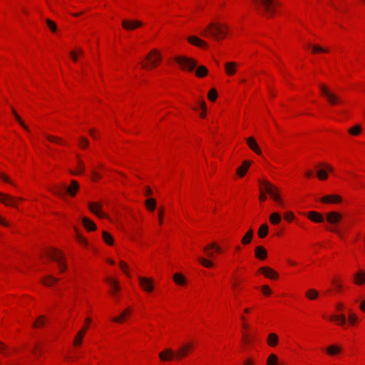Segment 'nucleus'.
Wrapping results in <instances>:
<instances>
[{
    "instance_id": "1",
    "label": "nucleus",
    "mask_w": 365,
    "mask_h": 365,
    "mask_svg": "<svg viewBox=\"0 0 365 365\" xmlns=\"http://www.w3.org/2000/svg\"><path fill=\"white\" fill-rule=\"evenodd\" d=\"M259 11L268 18L273 16L275 12V6L277 2L275 0H252Z\"/></svg>"
},
{
    "instance_id": "2",
    "label": "nucleus",
    "mask_w": 365,
    "mask_h": 365,
    "mask_svg": "<svg viewBox=\"0 0 365 365\" xmlns=\"http://www.w3.org/2000/svg\"><path fill=\"white\" fill-rule=\"evenodd\" d=\"M227 26L216 25L210 24L207 27L202 31L201 34L204 36L210 35L215 39L223 38L226 36Z\"/></svg>"
},
{
    "instance_id": "3",
    "label": "nucleus",
    "mask_w": 365,
    "mask_h": 365,
    "mask_svg": "<svg viewBox=\"0 0 365 365\" xmlns=\"http://www.w3.org/2000/svg\"><path fill=\"white\" fill-rule=\"evenodd\" d=\"M259 185L263 186L264 190L270 197L281 206H284L282 200L280 197L278 188L267 180H258Z\"/></svg>"
},
{
    "instance_id": "4",
    "label": "nucleus",
    "mask_w": 365,
    "mask_h": 365,
    "mask_svg": "<svg viewBox=\"0 0 365 365\" xmlns=\"http://www.w3.org/2000/svg\"><path fill=\"white\" fill-rule=\"evenodd\" d=\"M78 189L79 185L77 181L72 180L69 186L66 187L63 185L62 186L53 189L52 192L61 197H64L66 196V193H68L71 197H74Z\"/></svg>"
},
{
    "instance_id": "5",
    "label": "nucleus",
    "mask_w": 365,
    "mask_h": 365,
    "mask_svg": "<svg viewBox=\"0 0 365 365\" xmlns=\"http://www.w3.org/2000/svg\"><path fill=\"white\" fill-rule=\"evenodd\" d=\"M319 89L322 94L326 98L327 102L331 105H339L344 103L341 97L336 93L332 92L326 85L320 84Z\"/></svg>"
},
{
    "instance_id": "6",
    "label": "nucleus",
    "mask_w": 365,
    "mask_h": 365,
    "mask_svg": "<svg viewBox=\"0 0 365 365\" xmlns=\"http://www.w3.org/2000/svg\"><path fill=\"white\" fill-rule=\"evenodd\" d=\"M46 255L51 259L57 263L60 272H63L66 270L67 265L65 262V257L60 251L55 248H51L46 252Z\"/></svg>"
},
{
    "instance_id": "7",
    "label": "nucleus",
    "mask_w": 365,
    "mask_h": 365,
    "mask_svg": "<svg viewBox=\"0 0 365 365\" xmlns=\"http://www.w3.org/2000/svg\"><path fill=\"white\" fill-rule=\"evenodd\" d=\"M175 61L182 67V69L192 71L197 66L196 61L187 56H176Z\"/></svg>"
},
{
    "instance_id": "8",
    "label": "nucleus",
    "mask_w": 365,
    "mask_h": 365,
    "mask_svg": "<svg viewBox=\"0 0 365 365\" xmlns=\"http://www.w3.org/2000/svg\"><path fill=\"white\" fill-rule=\"evenodd\" d=\"M162 56L156 49H153L149 54L145 56V59L150 62V65L155 67L161 61Z\"/></svg>"
},
{
    "instance_id": "9",
    "label": "nucleus",
    "mask_w": 365,
    "mask_h": 365,
    "mask_svg": "<svg viewBox=\"0 0 365 365\" xmlns=\"http://www.w3.org/2000/svg\"><path fill=\"white\" fill-rule=\"evenodd\" d=\"M88 207L91 212L100 218H107L108 216L101 211L102 205L100 202H89Z\"/></svg>"
},
{
    "instance_id": "10",
    "label": "nucleus",
    "mask_w": 365,
    "mask_h": 365,
    "mask_svg": "<svg viewBox=\"0 0 365 365\" xmlns=\"http://www.w3.org/2000/svg\"><path fill=\"white\" fill-rule=\"evenodd\" d=\"M193 347L192 343H187L181 346L179 349L175 354L177 359H181L184 358Z\"/></svg>"
},
{
    "instance_id": "11",
    "label": "nucleus",
    "mask_w": 365,
    "mask_h": 365,
    "mask_svg": "<svg viewBox=\"0 0 365 365\" xmlns=\"http://www.w3.org/2000/svg\"><path fill=\"white\" fill-rule=\"evenodd\" d=\"M139 282L141 287L148 292H151L154 289L153 279L144 277H139Z\"/></svg>"
},
{
    "instance_id": "12",
    "label": "nucleus",
    "mask_w": 365,
    "mask_h": 365,
    "mask_svg": "<svg viewBox=\"0 0 365 365\" xmlns=\"http://www.w3.org/2000/svg\"><path fill=\"white\" fill-rule=\"evenodd\" d=\"M143 25V23L138 20H133V21H128V20H123L122 21V26L125 30H133L135 28L140 27Z\"/></svg>"
},
{
    "instance_id": "13",
    "label": "nucleus",
    "mask_w": 365,
    "mask_h": 365,
    "mask_svg": "<svg viewBox=\"0 0 365 365\" xmlns=\"http://www.w3.org/2000/svg\"><path fill=\"white\" fill-rule=\"evenodd\" d=\"M341 219V215L337 212H330L327 214V220L331 224H337Z\"/></svg>"
},
{
    "instance_id": "14",
    "label": "nucleus",
    "mask_w": 365,
    "mask_h": 365,
    "mask_svg": "<svg viewBox=\"0 0 365 365\" xmlns=\"http://www.w3.org/2000/svg\"><path fill=\"white\" fill-rule=\"evenodd\" d=\"M0 202L8 206L16 207L15 199L11 195L0 192Z\"/></svg>"
},
{
    "instance_id": "15",
    "label": "nucleus",
    "mask_w": 365,
    "mask_h": 365,
    "mask_svg": "<svg viewBox=\"0 0 365 365\" xmlns=\"http://www.w3.org/2000/svg\"><path fill=\"white\" fill-rule=\"evenodd\" d=\"M88 329L87 326H84L76 334L73 340V345L80 346L82 344L83 336Z\"/></svg>"
},
{
    "instance_id": "16",
    "label": "nucleus",
    "mask_w": 365,
    "mask_h": 365,
    "mask_svg": "<svg viewBox=\"0 0 365 365\" xmlns=\"http://www.w3.org/2000/svg\"><path fill=\"white\" fill-rule=\"evenodd\" d=\"M175 356V353L171 349H167L159 354V357L163 361H171Z\"/></svg>"
},
{
    "instance_id": "17",
    "label": "nucleus",
    "mask_w": 365,
    "mask_h": 365,
    "mask_svg": "<svg viewBox=\"0 0 365 365\" xmlns=\"http://www.w3.org/2000/svg\"><path fill=\"white\" fill-rule=\"evenodd\" d=\"M259 271L261 272L266 277H269L272 279L278 277V274L268 267H262Z\"/></svg>"
},
{
    "instance_id": "18",
    "label": "nucleus",
    "mask_w": 365,
    "mask_h": 365,
    "mask_svg": "<svg viewBox=\"0 0 365 365\" xmlns=\"http://www.w3.org/2000/svg\"><path fill=\"white\" fill-rule=\"evenodd\" d=\"M248 146L257 155H261L262 152L257 142L253 137H249L246 140Z\"/></svg>"
},
{
    "instance_id": "19",
    "label": "nucleus",
    "mask_w": 365,
    "mask_h": 365,
    "mask_svg": "<svg viewBox=\"0 0 365 365\" xmlns=\"http://www.w3.org/2000/svg\"><path fill=\"white\" fill-rule=\"evenodd\" d=\"M324 203H339L341 201V197L337 195H326L322 198Z\"/></svg>"
},
{
    "instance_id": "20",
    "label": "nucleus",
    "mask_w": 365,
    "mask_h": 365,
    "mask_svg": "<svg viewBox=\"0 0 365 365\" xmlns=\"http://www.w3.org/2000/svg\"><path fill=\"white\" fill-rule=\"evenodd\" d=\"M106 281L110 285L111 287V294L113 295H115V294L119 291L120 286L118 282L110 277H107Z\"/></svg>"
},
{
    "instance_id": "21",
    "label": "nucleus",
    "mask_w": 365,
    "mask_h": 365,
    "mask_svg": "<svg viewBox=\"0 0 365 365\" xmlns=\"http://www.w3.org/2000/svg\"><path fill=\"white\" fill-rule=\"evenodd\" d=\"M187 41H189V43L193 44V45H195L197 46H199V47H205L207 46V43L205 41H204L203 40L199 38L197 36H190L188 38H187Z\"/></svg>"
},
{
    "instance_id": "22",
    "label": "nucleus",
    "mask_w": 365,
    "mask_h": 365,
    "mask_svg": "<svg viewBox=\"0 0 365 365\" xmlns=\"http://www.w3.org/2000/svg\"><path fill=\"white\" fill-rule=\"evenodd\" d=\"M82 223H83V225L84 226V227L88 231H94L96 229V226L95 223L92 220L88 219V217H83Z\"/></svg>"
},
{
    "instance_id": "23",
    "label": "nucleus",
    "mask_w": 365,
    "mask_h": 365,
    "mask_svg": "<svg viewBox=\"0 0 365 365\" xmlns=\"http://www.w3.org/2000/svg\"><path fill=\"white\" fill-rule=\"evenodd\" d=\"M250 165V162L245 160L242 163V165L237 169V173L240 177H243L247 171Z\"/></svg>"
},
{
    "instance_id": "24",
    "label": "nucleus",
    "mask_w": 365,
    "mask_h": 365,
    "mask_svg": "<svg viewBox=\"0 0 365 365\" xmlns=\"http://www.w3.org/2000/svg\"><path fill=\"white\" fill-rule=\"evenodd\" d=\"M255 256L259 259H264L267 256L266 250L262 246H257L255 248Z\"/></svg>"
},
{
    "instance_id": "25",
    "label": "nucleus",
    "mask_w": 365,
    "mask_h": 365,
    "mask_svg": "<svg viewBox=\"0 0 365 365\" xmlns=\"http://www.w3.org/2000/svg\"><path fill=\"white\" fill-rule=\"evenodd\" d=\"M308 217L316 222H322L324 220V217L319 212L312 211L308 214Z\"/></svg>"
},
{
    "instance_id": "26",
    "label": "nucleus",
    "mask_w": 365,
    "mask_h": 365,
    "mask_svg": "<svg viewBox=\"0 0 365 365\" xmlns=\"http://www.w3.org/2000/svg\"><path fill=\"white\" fill-rule=\"evenodd\" d=\"M236 63L235 62H227L225 64V72L229 76H232L236 72Z\"/></svg>"
},
{
    "instance_id": "27",
    "label": "nucleus",
    "mask_w": 365,
    "mask_h": 365,
    "mask_svg": "<svg viewBox=\"0 0 365 365\" xmlns=\"http://www.w3.org/2000/svg\"><path fill=\"white\" fill-rule=\"evenodd\" d=\"M267 342L270 346H275L278 343V336L276 334L272 333L268 335Z\"/></svg>"
},
{
    "instance_id": "28",
    "label": "nucleus",
    "mask_w": 365,
    "mask_h": 365,
    "mask_svg": "<svg viewBox=\"0 0 365 365\" xmlns=\"http://www.w3.org/2000/svg\"><path fill=\"white\" fill-rule=\"evenodd\" d=\"M208 73L207 68L204 66H200L197 67L195 71V75L198 78H203L207 76Z\"/></svg>"
},
{
    "instance_id": "29",
    "label": "nucleus",
    "mask_w": 365,
    "mask_h": 365,
    "mask_svg": "<svg viewBox=\"0 0 365 365\" xmlns=\"http://www.w3.org/2000/svg\"><path fill=\"white\" fill-rule=\"evenodd\" d=\"M355 283L357 284H362L365 282V272L359 271L354 274Z\"/></svg>"
},
{
    "instance_id": "30",
    "label": "nucleus",
    "mask_w": 365,
    "mask_h": 365,
    "mask_svg": "<svg viewBox=\"0 0 365 365\" xmlns=\"http://www.w3.org/2000/svg\"><path fill=\"white\" fill-rule=\"evenodd\" d=\"M253 237V230L250 229L242 239V243L245 245L249 244Z\"/></svg>"
},
{
    "instance_id": "31",
    "label": "nucleus",
    "mask_w": 365,
    "mask_h": 365,
    "mask_svg": "<svg viewBox=\"0 0 365 365\" xmlns=\"http://www.w3.org/2000/svg\"><path fill=\"white\" fill-rule=\"evenodd\" d=\"M130 312V308H127L126 309L123 311V312L121 313L120 316L116 317H113L112 319V321L114 322H117V323L122 322L123 319H124V317H125L128 314H129Z\"/></svg>"
},
{
    "instance_id": "32",
    "label": "nucleus",
    "mask_w": 365,
    "mask_h": 365,
    "mask_svg": "<svg viewBox=\"0 0 365 365\" xmlns=\"http://www.w3.org/2000/svg\"><path fill=\"white\" fill-rule=\"evenodd\" d=\"M281 220V215L278 212H273L269 216V221L272 225H277Z\"/></svg>"
},
{
    "instance_id": "33",
    "label": "nucleus",
    "mask_w": 365,
    "mask_h": 365,
    "mask_svg": "<svg viewBox=\"0 0 365 365\" xmlns=\"http://www.w3.org/2000/svg\"><path fill=\"white\" fill-rule=\"evenodd\" d=\"M173 280L176 284L179 285H183L186 282L185 277L180 273L175 274L173 276Z\"/></svg>"
},
{
    "instance_id": "34",
    "label": "nucleus",
    "mask_w": 365,
    "mask_h": 365,
    "mask_svg": "<svg viewBox=\"0 0 365 365\" xmlns=\"http://www.w3.org/2000/svg\"><path fill=\"white\" fill-rule=\"evenodd\" d=\"M268 231H269L268 225L267 224L262 225L259 227V229L258 230V235H259V237L260 238L265 237L267 235V234H268Z\"/></svg>"
},
{
    "instance_id": "35",
    "label": "nucleus",
    "mask_w": 365,
    "mask_h": 365,
    "mask_svg": "<svg viewBox=\"0 0 365 365\" xmlns=\"http://www.w3.org/2000/svg\"><path fill=\"white\" fill-rule=\"evenodd\" d=\"M42 281H43V283L45 285H46V286H51L55 282H58V279L53 277L51 274H49V275L46 276V277L45 279H43Z\"/></svg>"
},
{
    "instance_id": "36",
    "label": "nucleus",
    "mask_w": 365,
    "mask_h": 365,
    "mask_svg": "<svg viewBox=\"0 0 365 365\" xmlns=\"http://www.w3.org/2000/svg\"><path fill=\"white\" fill-rule=\"evenodd\" d=\"M12 113L16 118V120L19 122V123L21 125V127L28 133L30 132L29 128L28 126L23 122L20 116L17 114V113L15 111L14 108H12Z\"/></svg>"
},
{
    "instance_id": "37",
    "label": "nucleus",
    "mask_w": 365,
    "mask_h": 365,
    "mask_svg": "<svg viewBox=\"0 0 365 365\" xmlns=\"http://www.w3.org/2000/svg\"><path fill=\"white\" fill-rule=\"evenodd\" d=\"M145 206L150 211H153L156 207V201L153 198H148L145 201Z\"/></svg>"
},
{
    "instance_id": "38",
    "label": "nucleus",
    "mask_w": 365,
    "mask_h": 365,
    "mask_svg": "<svg viewBox=\"0 0 365 365\" xmlns=\"http://www.w3.org/2000/svg\"><path fill=\"white\" fill-rule=\"evenodd\" d=\"M103 239L106 243L109 245H112L113 244V239L112 236L106 231L103 232Z\"/></svg>"
},
{
    "instance_id": "39",
    "label": "nucleus",
    "mask_w": 365,
    "mask_h": 365,
    "mask_svg": "<svg viewBox=\"0 0 365 365\" xmlns=\"http://www.w3.org/2000/svg\"><path fill=\"white\" fill-rule=\"evenodd\" d=\"M278 358L277 356L274 354H272L269 356L268 359H267V365H278Z\"/></svg>"
},
{
    "instance_id": "40",
    "label": "nucleus",
    "mask_w": 365,
    "mask_h": 365,
    "mask_svg": "<svg viewBox=\"0 0 365 365\" xmlns=\"http://www.w3.org/2000/svg\"><path fill=\"white\" fill-rule=\"evenodd\" d=\"M327 351L329 354L334 355L339 354L341 351L340 347L333 345L330 346L327 349Z\"/></svg>"
},
{
    "instance_id": "41",
    "label": "nucleus",
    "mask_w": 365,
    "mask_h": 365,
    "mask_svg": "<svg viewBox=\"0 0 365 365\" xmlns=\"http://www.w3.org/2000/svg\"><path fill=\"white\" fill-rule=\"evenodd\" d=\"M306 297L309 299H315L318 297V292L313 289H309L306 293Z\"/></svg>"
},
{
    "instance_id": "42",
    "label": "nucleus",
    "mask_w": 365,
    "mask_h": 365,
    "mask_svg": "<svg viewBox=\"0 0 365 365\" xmlns=\"http://www.w3.org/2000/svg\"><path fill=\"white\" fill-rule=\"evenodd\" d=\"M361 131V127L359 125H356L349 129V133L352 135H357Z\"/></svg>"
},
{
    "instance_id": "43",
    "label": "nucleus",
    "mask_w": 365,
    "mask_h": 365,
    "mask_svg": "<svg viewBox=\"0 0 365 365\" xmlns=\"http://www.w3.org/2000/svg\"><path fill=\"white\" fill-rule=\"evenodd\" d=\"M330 319L338 320L341 325H344L346 322V317L344 314L332 316L330 317Z\"/></svg>"
},
{
    "instance_id": "44",
    "label": "nucleus",
    "mask_w": 365,
    "mask_h": 365,
    "mask_svg": "<svg viewBox=\"0 0 365 365\" xmlns=\"http://www.w3.org/2000/svg\"><path fill=\"white\" fill-rule=\"evenodd\" d=\"M197 260L205 267H212L213 266V262L209 259L197 257Z\"/></svg>"
},
{
    "instance_id": "45",
    "label": "nucleus",
    "mask_w": 365,
    "mask_h": 365,
    "mask_svg": "<svg viewBox=\"0 0 365 365\" xmlns=\"http://www.w3.org/2000/svg\"><path fill=\"white\" fill-rule=\"evenodd\" d=\"M317 177L319 178V179L321 180H324L328 178V174H327V171L324 170H322V169L319 170L317 172Z\"/></svg>"
},
{
    "instance_id": "46",
    "label": "nucleus",
    "mask_w": 365,
    "mask_h": 365,
    "mask_svg": "<svg viewBox=\"0 0 365 365\" xmlns=\"http://www.w3.org/2000/svg\"><path fill=\"white\" fill-rule=\"evenodd\" d=\"M217 97V90L215 88L211 89L208 93V98L211 101H215Z\"/></svg>"
},
{
    "instance_id": "47",
    "label": "nucleus",
    "mask_w": 365,
    "mask_h": 365,
    "mask_svg": "<svg viewBox=\"0 0 365 365\" xmlns=\"http://www.w3.org/2000/svg\"><path fill=\"white\" fill-rule=\"evenodd\" d=\"M46 22L47 26H48V28L50 29V30L52 32H56L57 31V26H56L55 22H53V21H51L48 19H46Z\"/></svg>"
},
{
    "instance_id": "48",
    "label": "nucleus",
    "mask_w": 365,
    "mask_h": 365,
    "mask_svg": "<svg viewBox=\"0 0 365 365\" xmlns=\"http://www.w3.org/2000/svg\"><path fill=\"white\" fill-rule=\"evenodd\" d=\"M211 249H215L217 252H221L220 247L217 246L215 242L211 243L209 245L205 247L203 250L204 251H207V250H211Z\"/></svg>"
},
{
    "instance_id": "49",
    "label": "nucleus",
    "mask_w": 365,
    "mask_h": 365,
    "mask_svg": "<svg viewBox=\"0 0 365 365\" xmlns=\"http://www.w3.org/2000/svg\"><path fill=\"white\" fill-rule=\"evenodd\" d=\"M44 316H40L37 320L34 323V327H38V326H42L44 324Z\"/></svg>"
},
{
    "instance_id": "50",
    "label": "nucleus",
    "mask_w": 365,
    "mask_h": 365,
    "mask_svg": "<svg viewBox=\"0 0 365 365\" xmlns=\"http://www.w3.org/2000/svg\"><path fill=\"white\" fill-rule=\"evenodd\" d=\"M83 171H84V165L82 161L79 160L78 166V171L77 172H71V173L73 175H78V174L83 173Z\"/></svg>"
},
{
    "instance_id": "51",
    "label": "nucleus",
    "mask_w": 365,
    "mask_h": 365,
    "mask_svg": "<svg viewBox=\"0 0 365 365\" xmlns=\"http://www.w3.org/2000/svg\"><path fill=\"white\" fill-rule=\"evenodd\" d=\"M312 47V52L317 53V52H328V50L326 48H324L318 45H314Z\"/></svg>"
},
{
    "instance_id": "52",
    "label": "nucleus",
    "mask_w": 365,
    "mask_h": 365,
    "mask_svg": "<svg viewBox=\"0 0 365 365\" xmlns=\"http://www.w3.org/2000/svg\"><path fill=\"white\" fill-rule=\"evenodd\" d=\"M76 239L79 242L82 243L83 245H88L87 240L82 235H81L78 232H76Z\"/></svg>"
},
{
    "instance_id": "53",
    "label": "nucleus",
    "mask_w": 365,
    "mask_h": 365,
    "mask_svg": "<svg viewBox=\"0 0 365 365\" xmlns=\"http://www.w3.org/2000/svg\"><path fill=\"white\" fill-rule=\"evenodd\" d=\"M349 321L351 324H354L357 321V317L351 312L349 310Z\"/></svg>"
},
{
    "instance_id": "54",
    "label": "nucleus",
    "mask_w": 365,
    "mask_h": 365,
    "mask_svg": "<svg viewBox=\"0 0 365 365\" xmlns=\"http://www.w3.org/2000/svg\"><path fill=\"white\" fill-rule=\"evenodd\" d=\"M259 186H260V187H259V190H260L259 199H260V200H262V201H264V200H267V195H266V194H265V192H264L265 191H264V190L263 186H262V185H259Z\"/></svg>"
},
{
    "instance_id": "55",
    "label": "nucleus",
    "mask_w": 365,
    "mask_h": 365,
    "mask_svg": "<svg viewBox=\"0 0 365 365\" xmlns=\"http://www.w3.org/2000/svg\"><path fill=\"white\" fill-rule=\"evenodd\" d=\"M80 145L83 148H86L88 145V140L83 138V137H81L80 138Z\"/></svg>"
},
{
    "instance_id": "56",
    "label": "nucleus",
    "mask_w": 365,
    "mask_h": 365,
    "mask_svg": "<svg viewBox=\"0 0 365 365\" xmlns=\"http://www.w3.org/2000/svg\"><path fill=\"white\" fill-rule=\"evenodd\" d=\"M46 138H48V140H50L51 142H54V143H61V140L59 138H57L56 136H52V135H47Z\"/></svg>"
},
{
    "instance_id": "57",
    "label": "nucleus",
    "mask_w": 365,
    "mask_h": 365,
    "mask_svg": "<svg viewBox=\"0 0 365 365\" xmlns=\"http://www.w3.org/2000/svg\"><path fill=\"white\" fill-rule=\"evenodd\" d=\"M294 215L292 212H287L284 214V218L288 220V221H291L294 219Z\"/></svg>"
},
{
    "instance_id": "58",
    "label": "nucleus",
    "mask_w": 365,
    "mask_h": 365,
    "mask_svg": "<svg viewBox=\"0 0 365 365\" xmlns=\"http://www.w3.org/2000/svg\"><path fill=\"white\" fill-rule=\"evenodd\" d=\"M262 291L265 295H269L271 293V290L267 285L262 286Z\"/></svg>"
},
{
    "instance_id": "59",
    "label": "nucleus",
    "mask_w": 365,
    "mask_h": 365,
    "mask_svg": "<svg viewBox=\"0 0 365 365\" xmlns=\"http://www.w3.org/2000/svg\"><path fill=\"white\" fill-rule=\"evenodd\" d=\"M0 178L2 179L4 182L10 183L11 185H14V183L9 180V177L4 174L0 173Z\"/></svg>"
},
{
    "instance_id": "60",
    "label": "nucleus",
    "mask_w": 365,
    "mask_h": 365,
    "mask_svg": "<svg viewBox=\"0 0 365 365\" xmlns=\"http://www.w3.org/2000/svg\"><path fill=\"white\" fill-rule=\"evenodd\" d=\"M198 104H199V107L202 110H206L207 109V107H206V103L205 102L204 100H200L199 102H198Z\"/></svg>"
},
{
    "instance_id": "61",
    "label": "nucleus",
    "mask_w": 365,
    "mask_h": 365,
    "mask_svg": "<svg viewBox=\"0 0 365 365\" xmlns=\"http://www.w3.org/2000/svg\"><path fill=\"white\" fill-rule=\"evenodd\" d=\"M93 180H96L101 178V175L95 170H92Z\"/></svg>"
},
{
    "instance_id": "62",
    "label": "nucleus",
    "mask_w": 365,
    "mask_h": 365,
    "mask_svg": "<svg viewBox=\"0 0 365 365\" xmlns=\"http://www.w3.org/2000/svg\"><path fill=\"white\" fill-rule=\"evenodd\" d=\"M332 283L334 284L338 291H340L341 289L342 286L336 280L333 279Z\"/></svg>"
},
{
    "instance_id": "63",
    "label": "nucleus",
    "mask_w": 365,
    "mask_h": 365,
    "mask_svg": "<svg viewBox=\"0 0 365 365\" xmlns=\"http://www.w3.org/2000/svg\"><path fill=\"white\" fill-rule=\"evenodd\" d=\"M120 268L125 272V274L129 276L128 273L125 272V269L127 268V264L124 262H120Z\"/></svg>"
},
{
    "instance_id": "64",
    "label": "nucleus",
    "mask_w": 365,
    "mask_h": 365,
    "mask_svg": "<svg viewBox=\"0 0 365 365\" xmlns=\"http://www.w3.org/2000/svg\"><path fill=\"white\" fill-rule=\"evenodd\" d=\"M70 56H71V58L73 59V61H77L78 57H77V55H76L75 51H71L70 53Z\"/></svg>"
}]
</instances>
